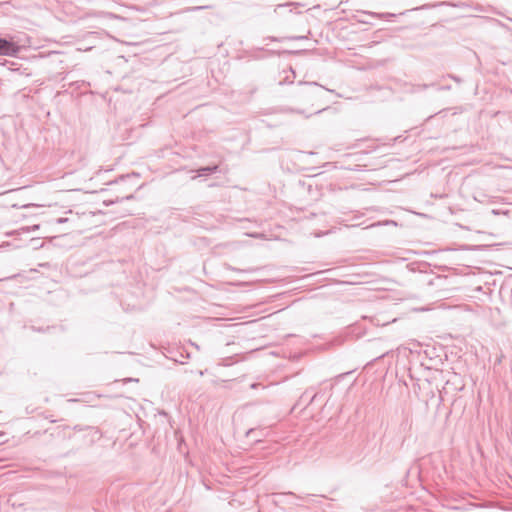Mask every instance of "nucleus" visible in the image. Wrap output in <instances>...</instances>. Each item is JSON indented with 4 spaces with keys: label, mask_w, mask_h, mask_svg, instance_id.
<instances>
[{
    "label": "nucleus",
    "mask_w": 512,
    "mask_h": 512,
    "mask_svg": "<svg viewBox=\"0 0 512 512\" xmlns=\"http://www.w3.org/2000/svg\"><path fill=\"white\" fill-rule=\"evenodd\" d=\"M19 46L5 38H0V55L2 56H16L19 52Z\"/></svg>",
    "instance_id": "1"
},
{
    "label": "nucleus",
    "mask_w": 512,
    "mask_h": 512,
    "mask_svg": "<svg viewBox=\"0 0 512 512\" xmlns=\"http://www.w3.org/2000/svg\"><path fill=\"white\" fill-rule=\"evenodd\" d=\"M217 170H218V166L217 165L201 167V168H199L197 170L196 177L207 176V175H210V174L216 172Z\"/></svg>",
    "instance_id": "2"
},
{
    "label": "nucleus",
    "mask_w": 512,
    "mask_h": 512,
    "mask_svg": "<svg viewBox=\"0 0 512 512\" xmlns=\"http://www.w3.org/2000/svg\"><path fill=\"white\" fill-rule=\"evenodd\" d=\"M364 15H369L371 17H374V18H386V17H393L394 14H391V13H375V12H366V11H363L362 12Z\"/></svg>",
    "instance_id": "3"
},
{
    "label": "nucleus",
    "mask_w": 512,
    "mask_h": 512,
    "mask_svg": "<svg viewBox=\"0 0 512 512\" xmlns=\"http://www.w3.org/2000/svg\"><path fill=\"white\" fill-rule=\"evenodd\" d=\"M299 85H308V86H312V87H320V85L318 83H316V82H302V81H300Z\"/></svg>",
    "instance_id": "4"
},
{
    "label": "nucleus",
    "mask_w": 512,
    "mask_h": 512,
    "mask_svg": "<svg viewBox=\"0 0 512 512\" xmlns=\"http://www.w3.org/2000/svg\"><path fill=\"white\" fill-rule=\"evenodd\" d=\"M37 229H39V225H33V226H31V227H27V228H26V230H27V231H30V230H33V231H34V230H37Z\"/></svg>",
    "instance_id": "5"
},
{
    "label": "nucleus",
    "mask_w": 512,
    "mask_h": 512,
    "mask_svg": "<svg viewBox=\"0 0 512 512\" xmlns=\"http://www.w3.org/2000/svg\"><path fill=\"white\" fill-rule=\"evenodd\" d=\"M66 221H67V218H58L56 222H57L58 224H61V223H64V222H66Z\"/></svg>",
    "instance_id": "6"
},
{
    "label": "nucleus",
    "mask_w": 512,
    "mask_h": 512,
    "mask_svg": "<svg viewBox=\"0 0 512 512\" xmlns=\"http://www.w3.org/2000/svg\"><path fill=\"white\" fill-rule=\"evenodd\" d=\"M205 7L204 6H198V7H193V8H190L189 10H200V9H204Z\"/></svg>",
    "instance_id": "7"
},
{
    "label": "nucleus",
    "mask_w": 512,
    "mask_h": 512,
    "mask_svg": "<svg viewBox=\"0 0 512 512\" xmlns=\"http://www.w3.org/2000/svg\"><path fill=\"white\" fill-rule=\"evenodd\" d=\"M253 433H254V430L250 429V430L247 431L246 436L250 437Z\"/></svg>",
    "instance_id": "8"
},
{
    "label": "nucleus",
    "mask_w": 512,
    "mask_h": 512,
    "mask_svg": "<svg viewBox=\"0 0 512 512\" xmlns=\"http://www.w3.org/2000/svg\"><path fill=\"white\" fill-rule=\"evenodd\" d=\"M257 386H259V384H258V383H253V384H251V388H253V389H254V388H256Z\"/></svg>",
    "instance_id": "9"
},
{
    "label": "nucleus",
    "mask_w": 512,
    "mask_h": 512,
    "mask_svg": "<svg viewBox=\"0 0 512 512\" xmlns=\"http://www.w3.org/2000/svg\"><path fill=\"white\" fill-rule=\"evenodd\" d=\"M198 375L203 376V375H204V372H203L202 370H199V371H198Z\"/></svg>",
    "instance_id": "10"
},
{
    "label": "nucleus",
    "mask_w": 512,
    "mask_h": 512,
    "mask_svg": "<svg viewBox=\"0 0 512 512\" xmlns=\"http://www.w3.org/2000/svg\"><path fill=\"white\" fill-rule=\"evenodd\" d=\"M359 22H361V23H368V21L364 20V19H360Z\"/></svg>",
    "instance_id": "11"
},
{
    "label": "nucleus",
    "mask_w": 512,
    "mask_h": 512,
    "mask_svg": "<svg viewBox=\"0 0 512 512\" xmlns=\"http://www.w3.org/2000/svg\"><path fill=\"white\" fill-rule=\"evenodd\" d=\"M192 345L199 350V345L195 344V343H192Z\"/></svg>",
    "instance_id": "12"
},
{
    "label": "nucleus",
    "mask_w": 512,
    "mask_h": 512,
    "mask_svg": "<svg viewBox=\"0 0 512 512\" xmlns=\"http://www.w3.org/2000/svg\"><path fill=\"white\" fill-rule=\"evenodd\" d=\"M305 37L303 36H298V37H294V39H304Z\"/></svg>",
    "instance_id": "13"
},
{
    "label": "nucleus",
    "mask_w": 512,
    "mask_h": 512,
    "mask_svg": "<svg viewBox=\"0 0 512 512\" xmlns=\"http://www.w3.org/2000/svg\"><path fill=\"white\" fill-rule=\"evenodd\" d=\"M316 398V394L313 395L312 399H311V402L314 401V399Z\"/></svg>",
    "instance_id": "14"
},
{
    "label": "nucleus",
    "mask_w": 512,
    "mask_h": 512,
    "mask_svg": "<svg viewBox=\"0 0 512 512\" xmlns=\"http://www.w3.org/2000/svg\"><path fill=\"white\" fill-rule=\"evenodd\" d=\"M288 4H285L287 6ZM284 7V5H278V8Z\"/></svg>",
    "instance_id": "15"
},
{
    "label": "nucleus",
    "mask_w": 512,
    "mask_h": 512,
    "mask_svg": "<svg viewBox=\"0 0 512 512\" xmlns=\"http://www.w3.org/2000/svg\"><path fill=\"white\" fill-rule=\"evenodd\" d=\"M427 7H428L427 5H424V6H422L420 9H425V8H427Z\"/></svg>",
    "instance_id": "16"
},
{
    "label": "nucleus",
    "mask_w": 512,
    "mask_h": 512,
    "mask_svg": "<svg viewBox=\"0 0 512 512\" xmlns=\"http://www.w3.org/2000/svg\"><path fill=\"white\" fill-rule=\"evenodd\" d=\"M131 198H133L132 195L126 197V199H131Z\"/></svg>",
    "instance_id": "17"
}]
</instances>
